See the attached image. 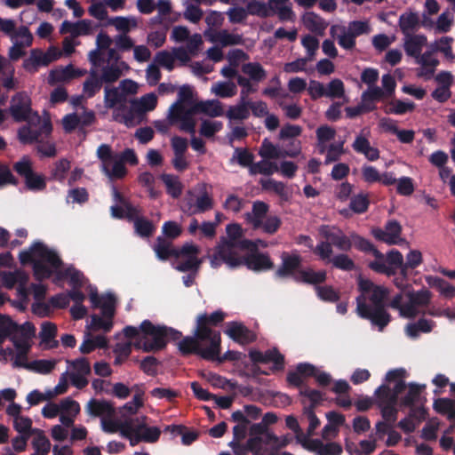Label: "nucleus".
<instances>
[{
  "mask_svg": "<svg viewBox=\"0 0 455 455\" xmlns=\"http://www.w3.org/2000/svg\"><path fill=\"white\" fill-rule=\"evenodd\" d=\"M370 206V198L368 194L359 193L350 198L349 208L357 214L364 213Z\"/></svg>",
  "mask_w": 455,
  "mask_h": 455,
  "instance_id": "46",
  "label": "nucleus"
},
{
  "mask_svg": "<svg viewBox=\"0 0 455 455\" xmlns=\"http://www.w3.org/2000/svg\"><path fill=\"white\" fill-rule=\"evenodd\" d=\"M89 414L94 417L108 416L112 417L116 410L111 402L107 400L91 399L87 403Z\"/></svg>",
  "mask_w": 455,
  "mask_h": 455,
  "instance_id": "23",
  "label": "nucleus"
},
{
  "mask_svg": "<svg viewBox=\"0 0 455 455\" xmlns=\"http://www.w3.org/2000/svg\"><path fill=\"white\" fill-rule=\"evenodd\" d=\"M225 333L240 345H248L257 339V335L254 331L247 328L243 323L235 321L228 323Z\"/></svg>",
  "mask_w": 455,
  "mask_h": 455,
  "instance_id": "12",
  "label": "nucleus"
},
{
  "mask_svg": "<svg viewBox=\"0 0 455 455\" xmlns=\"http://www.w3.org/2000/svg\"><path fill=\"white\" fill-rule=\"evenodd\" d=\"M92 32V22L89 20H81L76 22L64 20L60 26V34H70L73 38L86 36Z\"/></svg>",
  "mask_w": 455,
  "mask_h": 455,
  "instance_id": "17",
  "label": "nucleus"
},
{
  "mask_svg": "<svg viewBox=\"0 0 455 455\" xmlns=\"http://www.w3.org/2000/svg\"><path fill=\"white\" fill-rule=\"evenodd\" d=\"M186 429L187 427L182 425H171L167 426L164 431L171 432L174 435H180L182 443L184 445H190L192 443L197 440L199 435L195 431L185 432Z\"/></svg>",
  "mask_w": 455,
  "mask_h": 455,
  "instance_id": "43",
  "label": "nucleus"
},
{
  "mask_svg": "<svg viewBox=\"0 0 455 455\" xmlns=\"http://www.w3.org/2000/svg\"><path fill=\"white\" fill-rule=\"evenodd\" d=\"M419 17L413 12H404L400 15L399 27L405 36H409L419 26Z\"/></svg>",
  "mask_w": 455,
  "mask_h": 455,
  "instance_id": "31",
  "label": "nucleus"
},
{
  "mask_svg": "<svg viewBox=\"0 0 455 455\" xmlns=\"http://www.w3.org/2000/svg\"><path fill=\"white\" fill-rule=\"evenodd\" d=\"M434 409L440 414L448 415L450 419L455 418V402L450 398H438L435 400Z\"/></svg>",
  "mask_w": 455,
  "mask_h": 455,
  "instance_id": "49",
  "label": "nucleus"
},
{
  "mask_svg": "<svg viewBox=\"0 0 455 455\" xmlns=\"http://www.w3.org/2000/svg\"><path fill=\"white\" fill-rule=\"evenodd\" d=\"M33 434H36L32 442V445L36 452H40L43 453V455H47L51 449V443L49 439L45 436L44 431L40 429H34Z\"/></svg>",
  "mask_w": 455,
  "mask_h": 455,
  "instance_id": "51",
  "label": "nucleus"
},
{
  "mask_svg": "<svg viewBox=\"0 0 455 455\" xmlns=\"http://www.w3.org/2000/svg\"><path fill=\"white\" fill-rule=\"evenodd\" d=\"M134 228L136 233L141 237H148L152 235L155 231L153 222L142 217L135 220Z\"/></svg>",
  "mask_w": 455,
  "mask_h": 455,
  "instance_id": "62",
  "label": "nucleus"
},
{
  "mask_svg": "<svg viewBox=\"0 0 455 455\" xmlns=\"http://www.w3.org/2000/svg\"><path fill=\"white\" fill-rule=\"evenodd\" d=\"M202 264V260L197 257H188L185 259L180 260L176 265L175 268L180 272H192L197 273L200 266Z\"/></svg>",
  "mask_w": 455,
  "mask_h": 455,
  "instance_id": "57",
  "label": "nucleus"
},
{
  "mask_svg": "<svg viewBox=\"0 0 455 455\" xmlns=\"http://www.w3.org/2000/svg\"><path fill=\"white\" fill-rule=\"evenodd\" d=\"M318 232L325 239L319 242L314 249V253L319 259H328L329 255H332L333 246L344 251L351 250L352 241L340 228L335 226L322 225L319 227Z\"/></svg>",
  "mask_w": 455,
  "mask_h": 455,
  "instance_id": "4",
  "label": "nucleus"
},
{
  "mask_svg": "<svg viewBox=\"0 0 455 455\" xmlns=\"http://www.w3.org/2000/svg\"><path fill=\"white\" fill-rule=\"evenodd\" d=\"M226 314L221 310H217L208 315L206 313L198 315L196 317L197 336L200 339H208L212 344L219 347L221 343L220 332L213 330L212 327L220 325L225 319Z\"/></svg>",
  "mask_w": 455,
  "mask_h": 455,
  "instance_id": "7",
  "label": "nucleus"
},
{
  "mask_svg": "<svg viewBox=\"0 0 455 455\" xmlns=\"http://www.w3.org/2000/svg\"><path fill=\"white\" fill-rule=\"evenodd\" d=\"M269 210V205L262 201H256L252 204L251 213H247V220L254 229H258L262 225V220L266 217Z\"/></svg>",
  "mask_w": 455,
  "mask_h": 455,
  "instance_id": "28",
  "label": "nucleus"
},
{
  "mask_svg": "<svg viewBox=\"0 0 455 455\" xmlns=\"http://www.w3.org/2000/svg\"><path fill=\"white\" fill-rule=\"evenodd\" d=\"M406 296L409 301L402 312V317L408 319L415 318L419 314L418 307H427L432 299V293L427 289L408 291Z\"/></svg>",
  "mask_w": 455,
  "mask_h": 455,
  "instance_id": "10",
  "label": "nucleus"
},
{
  "mask_svg": "<svg viewBox=\"0 0 455 455\" xmlns=\"http://www.w3.org/2000/svg\"><path fill=\"white\" fill-rule=\"evenodd\" d=\"M382 108L383 111L387 115H403L407 112L413 111L415 108V104L411 101L404 102L401 100H395L387 103Z\"/></svg>",
  "mask_w": 455,
  "mask_h": 455,
  "instance_id": "37",
  "label": "nucleus"
},
{
  "mask_svg": "<svg viewBox=\"0 0 455 455\" xmlns=\"http://www.w3.org/2000/svg\"><path fill=\"white\" fill-rule=\"evenodd\" d=\"M264 363H274L273 371H281L284 367V356L276 349H268L263 353Z\"/></svg>",
  "mask_w": 455,
  "mask_h": 455,
  "instance_id": "55",
  "label": "nucleus"
},
{
  "mask_svg": "<svg viewBox=\"0 0 455 455\" xmlns=\"http://www.w3.org/2000/svg\"><path fill=\"white\" fill-rule=\"evenodd\" d=\"M406 371L403 368L393 369L387 372L386 383L376 388L374 395L376 403L380 410L383 419L394 424L397 419L399 395L406 388L404 378Z\"/></svg>",
  "mask_w": 455,
  "mask_h": 455,
  "instance_id": "2",
  "label": "nucleus"
},
{
  "mask_svg": "<svg viewBox=\"0 0 455 455\" xmlns=\"http://www.w3.org/2000/svg\"><path fill=\"white\" fill-rule=\"evenodd\" d=\"M276 172H278V165L275 163L267 160H261L254 163V164L249 169V174L251 176L257 174L270 176Z\"/></svg>",
  "mask_w": 455,
  "mask_h": 455,
  "instance_id": "42",
  "label": "nucleus"
},
{
  "mask_svg": "<svg viewBox=\"0 0 455 455\" xmlns=\"http://www.w3.org/2000/svg\"><path fill=\"white\" fill-rule=\"evenodd\" d=\"M109 23L118 30L122 31L124 34L128 33L132 28L137 27V20L134 18H126V17H115L109 20Z\"/></svg>",
  "mask_w": 455,
  "mask_h": 455,
  "instance_id": "59",
  "label": "nucleus"
},
{
  "mask_svg": "<svg viewBox=\"0 0 455 455\" xmlns=\"http://www.w3.org/2000/svg\"><path fill=\"white\" fill-rule=\"evenodd\" d=\"M207 36L212 43H218L222 47H227L230 45H239L243 44V39L242 35L229 33L227 29H222L220 31H210L207 32Z\"/></svg>",
  "mask_w": 455,
  "mask_h": 455,
  "instance_id": "19",
  "label": "nucleus"
},
{
  "mask_svg": "<svg viewBox=\"0 0 455 455\" xmlns=\"http://www.w3.org/2000/svg\"><path fill=\"white\" fill-rule=\"evenodd\" d=\"M299 395L301 396L307 397L310 401L309 405L305 406L304 408L312 407V410H315V408L320 405L323 400L322 392L316 389H312L308 387L300 388Z\"/></svg>",
  "mask_w": 455,
  "mask_h": 455,
  "instance_id": "56",
  "label": "nucleus"
},
{
  "mask_svg": "<svg viewBox=\"0 0 455 455\" xmlns=\"http://www.w3.org/2000/svg\"><path fill=\"white\" fill-rule=\"evenodd\" d=\"M160 179L166 187L167 194L170 195L172 198L176 199L181 196L183 185L178 176L163 173L160 176Z\"/></svg>",
  "mask_w": 455,
  "mask_h": 455,
  "instance_id": "35",
  "label": "nucleus"
},
{
  "mask_svg": "<svg viewBox=\"0 0 455 455\" xmlns=\"http://www.w3.org/2000/svg\"><path fill=\"white\" fill-rule=\"evenodd\" d=\"M371 233L379 241L389 245L396 244L402 234V226L397 220H390L386 223L385 229L374 228Z\"/></svg>",
  "mask_w": 455,
  "mask_h": 455,
  "instance_id": "13",
  "label": "nucleus"
},
{
  "mask_svg": "<svg viewBox=\"0 0 455 455\" xmlns=\"http://www.w3.org/2000/svg\"><path fill=\"white\" fill-rule=\"evenodd\" d=\"M11 340L17 350V353L14 354L12 362L13 367H21L27 369L28 365H29V363H28V354L30 350L29 343L28 340L20 339L14 335L11 338Z\"/></svg>",
  "mask_w": 455,
  "mask_h": 455,
  "instance_id": "20",
  "label": "nucleus"
},
{
  "mask_svg": "<svg viewBox=\"0 0 455 455\" xmlns=\"http://www.w3.org/2000/svg\"><path fill=\"white\" fill-rule=\"evenodd\" d=\"M425 386H423L424 387ZM407 394L400 400L399 405L401 407H412L419 400L422 387L416 383H410L408 386Z\"/></svg>",
  "mask_w": 455,
  "mask_h": 455,
  "instance_id": "45",
  "label": "nucleus"
},
{
  "mask_svg": "<svg viewBox=\"0 0 455 455\" xmlns=\"http://www.w3.org/2000/svg\"><path fill=\"white\" fill-rule=\"evenodd\" d=\"M179 351L182 355H197L203 359H213L218 355L217 346L208 341V339H200L197 336V329L194 336H186L178 343Z\"/></svg>",
  "mask_w": 455,
  "mask_h": 455,
  "instance_id": "6",
  "label": "nucleus"
},
{
  "mask_svg": "<svg viewBox=\"0 0 455 455\" xmlns=\"http://www.w3.org/2000/svg\"><path fill=\"white\" fill-rule=\"evenodd\" d=\"M105 105L108 108H114L118 103H121L124 100V95L116 87L109 88L108 86H105Z\"/></svg>",
  "mask_w": 455,
  "mask_h": 455,
  "instance_id": "61",
  "label": "nucleus"
},
{
  "mask_svg": "<svg viewBox=\"0 0 455 455\" xmlns=\"http://www.w3.org/2000/svg\"><path fill=\"white\" fill-rule=\"evenodd\" d=\"M262 438L259 436L250 437L245 444H240L237 442H231L230 446L233 448L235 454H238V450L243 451V454H247L248 451L259 455L261 450Z\"/></svg>",
  "mask_w": 455,
  "mask_h": 455,
  "instance_id": "34",
  "label": "nucleus"
},
{
  "mask_svg": "<svg viewBox=\"0 0 455 455\" xmlns=\"http://www.w3.org/2000/svg\"><path fill=\"white\" fill-rule=\"evenodd\" d=\"M9 112L16 123H28L18 130V138L22 144H32L42 135H51V120L42 119L37 112L33 111L31 99L26 92H20L12 96Z\"/></svg>",
  "mask_w": 455,
  "mask_h": 455,
  "instance_id": "1",
  "label": "nucleus"
},
{
  "mask_svg": "<svg viewBox=\"0 0 455 455\" xmlns=\"http://www.w3.org/2000/svg\"><path fill=\"white\" fill-rule=\"evenodd\" d=\"M326 278L327 274L325 270L315 271L312 268H307L298 271L297 276H294V281L319 286L318 284L324 283Z\"/></svg>",
  "mask_w": 455,
  "mask_h": 455,
  "instance_id": "21",
  "label": "nucleus"
},
{
  "mask_svg": "<svg viewBox=\"0 0 455 455\" xmlns=\"http://www.w3.org/2000/svg\"><path fill=\"white\" fill-rule=\"evenodd\" d=\"M212 208L213 199L212 196L207 191H204L196 197L195 206L189 204L188 211L189 214L192 215L205 212Z\"/></svg>",
  "mask_w": 455,
  "mask_h": 455,
  "instance_id": "36",
  "label": "nucleus"
},
{
  "mask_svg": "<svg viewBox=\"0 0 455 455\" xmlns=\"http://www.w3.org/2000/svg\"><path fill=\"white\" fill-rule=\"evenodd\" d=\"M154 251L157 258L161 260H166L170 257H178L177 249L172 246V242L167 241L162 236L156 238Z\"/></svg>",
  "mask_w": 455,
  "mask_h": 455,
  "instance_id": "33",
  "label": "nucleus"
},
{
  "mask_svg": "<svg viewBox=\"0 0 455 455\" xmlns=\"http://www.w3.org/2000/svg\"><path fill=\"white\" fill-rule=\"evenodd\" d=\"M195 114L204 113L211 117H217L223 115V108L219 100H206L196 103L193 106Z\"/></svg>",
  "mask_w": 455,
  "mask_h": 455,
  "instance_id": "30",
  "label": "nucleus"
},
{
  "mask_svg": "<svg viewBox=\"0 0 455 455\" xmlns=\"http://www.w3.org/2000/svg\"><path fill=\"white\" fill-rule=\"evenodd\" d=\"M70 169V162L65 158L57 161L52 170V179L62 182Z\"/></svg>",
  "mask_w": 455,
  "mask_h": 455,
  "instance_id": "63",
  "label": "nucleus"
},
{
  "mask_svg": "<svg viewBox=\"0 0 455 455\" xmlns=\"http://www.w3.org/2000/svg\"><path fill=\"white\" fill-rule=\"evenodd\" d=\"M325 264H331L332 267L342 271H353L355 269V261L345 253L329 255L328 259H320Z\"/></svg>",
  "mask_w": 455,
  "mask_h": 455,
  "instance_id": "26",
  "label": "nucleus"
},
{
  "mask_svg": "<svg viewBox=\"0 0 455 455\" xmlns=\"http://www.w3.org/2000/svg\"><path fill=\"white\" fill-rule=\"evenodd\" d=\"M351 241L357 250L363 252H371L375 258L382 257V253L368 239L355 234L352 235Z\"/></svg>",
  "mask_w": 455,
  "mask_h": 455,
  "instance_id": "48",
  "label": "nucleus"
},
{
  "mask_svg": "<svg viewBox=\"0 0 455 455\" xmlns=\"http://www.w3.org/2000/svg\"><path fill=\"white\" fill-rule=\"evenodd\" d=\"M55 361L40 359L30 362L27 369L37 373L48 374L55 368Z\"/></svg>",
  "mask_w": 455,
  "mask_h": 455,
  "instance_id": "60",
  "label": "nucleus"
},
{
  "mask_svg": "<svg viewBox=\"0 0 455 455\" xmlns=\"http://www.w3.org/2000/svg\"><path fill=\"white\" fill-rule=\"evenodd\" d=\"M57 277L59 279H69V284L73 288H81L84 285V275L81 271L69 267L63 271H60L57 273Z\"/></svg>",
  "mask_w": 455,
  "mask_h": 455,
  "instance_id": "41",
  "label": "nucleus"
},
{
  "mask_svg": "<svg viewBox=\"0 0 455 455\" xmlns=\"http://www.w3.org/2000/svg\"><path fill=\"white\" fill-rule=\"evenodd\" d=\"M245 266L255 272L267 271L274 267V263L267 253L255 251L245 256Z\"/></svg>",
  "mask_w": 455,
  "mask_h": 455,
  "instance_id": "16",
  "label": "nucleus"
},
{
  "mask_svg": "<svg viewBox=\"0 0 455 455\" xmlns=\"http://www.w3.org/2000/svg\"><path fill=\"white\" fill-rule=\"evenodd\" d=\"M243 74L249 76L250 81L256 83L263 81L267 77V72L263 67L258 62H249L242 67Z\"/></svg>",
  "mask_w": 455,
  "mask_h": 455,
  "instance_id": "38",
  "label": "nucleus"
},
{
  "mask_svg": "<svg viewBox=\"0 0 455 455\" xmlns=\"http://www.w3.org/2000/svg\"><path fill=\"white\" fill-rule=\"evenodd\" d=\"M356 313L363 318L370 320L371 324L377 326L379 331H382L391 322V315L386 310V307L371 308L367 304L364 296L356 298Z\"/></svg>",
  "mask_w": 455,
  "mask_h": 455,
  "instance_id": "8",
  "label": "nucleus"
},
{
  "mask_svg": "<svg viewBox=\"0 0 455 455\" xmlns=\"http://www.w3.org/2000/svg\"><path fill=\"white\" fill-rule=\"evenodd\" d=\"M212 92L220 98H230L236 94V85L232 82H218L212 87Z\"/></svg>",
  "mask_w": 455,
  "mask_h": 455,
  "instance_id": "52",
  "label": "nucleus"
},
{
  "mask_svg": "<svg viewBox=\"0 0 455 455\" xmlns=\"http://www.w3.org/2000/svg\"><path fill=\"white\" fill-rule=\"evenodd\" d=\"M146 416L125 419L122 425V435L130 440V444L134 446L143 441L141 430L145 427Z\"/></svg>",
  "mask_w": 455,
  "mask_h": 455,
  "instance_id": "14",
  "label": "nucleus"
},
{
  "mask_svg": "<svg viewBox=\"0 0 455 455\" xmlns=\"http://www.w3.org/2000/svg\"><path fill=\"white\" fill-rule=\"evenodd\" d=\"M259 155L264 159H278L280 158V149L265 139L260 146Z\"/></svg>",
  "mask_w": 455,
  "mask_h": 455,
  "instance_id": "64",
  "label": "nucleus"
},
{
  "mask_svg": "<svg viewBox=\"0 0 455 455\" xmlns=\"http://www.w3.org/2000/svg\"><path fill=\"white\" fill-rule=\"evenodd\" d=\"M303 24L306 28L317 35H323L328 24L325 20L314 12H306L302 18Z\"/></svg>",
  "mask_w": 455,
  "mask_h": 455,
  "instance_id": "27",
  "label": "nucleus"
},
{
  "mask_svg": "<svg viewBox=\"0 0 455 455\" xmlns=\"http://www.w3.org/2000/svg\"><path fill=\"white\" fill-rule=\"evenodd\" d=\"M259 183L260 184L262 190L274 192L283 202H288L291 196L286 184L283 181H278L274 179H260Z\"/></svg>",
  "mask_w": 455,
  "mask_h": 455,
  "instance_id": "22",
  "label": "nucleus"
},
{
  "mask_svg": "<svg viewBox=\"0 0 455 455\" xmlns=\"http://www.w3.org/2000/svg\"><path fill=\"white\" fill-rule=\"evenodd\" d=\"M190 114H195L193 106L190 108H187L185 104L176 101L171 106L167 119L170 124H177L179 120Z\"/></svg>",
  "mask_w": 455,
  "mask_h": 455,
  "instance_id": "39",
  "label": "nucleus"
},
{
  "mask_svg": "<svg viewBox=\"0 0 455 455\" xmlns=\"http://www.w3.org/2000/svg\"><path fill=\"white\" fill-rule=\"evenodd\" d=\"M122 76V71L116 64L104 66L101 69L100 79L105 84H113Z\"/></svg>",
  "mask_w": 455,
  "mask_h": 455,
  "instance_id": "53",
  "label": "nucleus"
},
{
  "mask_svg": "<svg viewBox=\"0 0 455 455\" xmlns=\"http://www.w3.org/2000/svg\"><path fill=\"white\" fill-rule=\"evenodd\" d=\"M28 275L23 270L4 272L2 276L3 284L7 289H12L19 283L28 282Z\"/></svg>",
  "mask_w": 455,
  "mask_h": 455,
  "instance_id": "40",
  "label": "nucleus"
},
{
  "mask_svg": "<svg viewBox=\"0 0 455 455\" xmlns=\"http://www.w3.org/2000/svg\"><path fill=\"white\" fill-rule=\"evenodd\" d=\"M435 326V322L432 320L420 318L416 323H408L405 327V333L411 339H417L420 332H431Z\"/></svg>",
  "mask_w": 455,
  "mask_h": 455,
  "instance_id": "29",
  "label": "nucleus"
},
{
  "mask_svg": "<svg viewBox=\"0 0 455 455\" xmlns=\"http://www.w3.org/2000/svg\"><path fill=\"white\" fill-rule=\"evenodd\" d=\"M135 104V111L145 115L148 111H152L157 104V98L154 93H148L142 96L139 100L132 101Z\"/></svg>",
  "mask_w": 455,
  "mask_h": 455,
  "instance_id": "47",
  "label": "nucleus"
},
{
  "mask_svg": "<svg viewBox=\"0 0 455 455\" xmlns=\"http://www.w3.org/2000/svg\"><path fill=\"white\" fill-rule=\"evenodd\" d=\"M426 281L430 287L439 291L442 296L451 299L455 297V286L438 276H427Z\"/></svg>",
  "mask_w": 455,
  "mask_h": 455,
  "instance_id": "32",
  "label": "nucleus"
},
{
  "mask_svg": "<svg viewBox=\"0 0 455 455\" xmlns=\"http://www.w3.org/2000/svg\"><path fill=\"white\" fill-rule=\"evenodd\" d=\"M387 295V290L381 287L376 286L367 296L366 300L369 299L371 303L370 305L371 308L386 307L385 299Z\"/></svg>",
  "mask_w": 455,
  "mask_h": 455,
  "instance_id": "54",
  "label": "nucleus"
},
{
  "mask_svg": "<svg viewBox=\"0 0 455 455\" xmlns=\"http://www.w3.org/2000/svg\"><path fill=\"white\" fill-rule=\"evenodd\" d=\"M19 259L22 265L32 264L34 276L37 281L49 278L52 269L61 267L63 262L58 253L42 242H35L28 250L21 251Z\"/></svg>",
  "mask_w": 455,
  "mask_h": 455,
  "instance_id": "3",
  "label": "nucleus"
},
{
  "mask_svg": "<svg viewBox=\"0 0 455 455\" xmlns=\"http://www.w3.org/2000/svg\"><path fill=\"white\" fill-rule=\"evenodd\" d=\"M103 82L96 69H91L83 84V92L88 99L94 97L102 88Z\"/></svg>",
  "mask_w": 455,
  "mask_h": 455,
  "instance_id": "24",
  "label": "nucleus"
},
{
  "mask_svg": "<svg viewBox=\"0 0 455 455\" xmlns=\"http://www.w3.org/2000/svg\"><path fill=\"white\" fill-rule=\"evenodd\" d=\"M13 170L25 180V186L30 191H42L46 188V180L44 175L36 173L32 169L31 161L23 157L13 165Z\"/></svg>",
  "mask_w": 455,
  "mask_h": 455,
  "instance_id": "9",
  "label": "nucleus"
},
{
  "mask_svg": "<svg viewBox=\"0 0 455 455\" xmlns=\"http://www.w3.org/2000/svg\"><path fill=\"white\" fill-rule=\"evenodd\" d=\"M90 301L93 307L101 309L102 315L108 320H104L98 315H92L90 328L92 331L103 330L109 332L113 327L112 318L115 315L116 297L112 293H107L100 296L98 292L92 291L90 294Z\"/></svg>",
  "mask_w": 455,
  "mask_h": 455,
  "instance_id": "5",
  "label": "nucleus"
},
{
  "mask_svg": "<svg viewBox=\"0 0 455 455\" xmlns=\"http://www.w3.org/2000/svg\"><path fill=\"white\" fill-rule=\"evenodd\" d=\"M246 10L248 14L256 15L261 18H266L270 15V9L267 4L257 0L250 1L246 5Z\"/></svg>",
  "mask_w": 455,
  "mask_h": 455,
  "instance_id": "58",
  "label": "nucleus"
},
{
  "mask_svg": "<svg viewBox=\"0 0 455 455\" xmlns=\"http://www.w3.org/2000/svg\"><path fill=\"white\" fill-rule=\"evenodd\" d=\"M236 162L240 166L250 169L254 164V155L246 148H235L231 162Z\"/></svg>",
  "mask_w": 455,
  "mask_h": 455,
  "instance_id": "44",
  "label": "nucleus"
},
{
  "mask_svg": "<svg viewBox=\"0 0 455 455\" xmlns=\"http://www.w3.org/2000/svg\"><path fill=\"white\" fill-rule=\"evenodd\" d=\"M282 264L275 271V275L278 278H286L297 276L298 271L302 264V257L297 252L288 253L286 251L282 253Z\"/></svg>",
  "mask_w": 455,
  "mask_h": 455,
  "instance_id": "11",
  "label": "nucleus"
},
{
  "mask_svg": "<svg viewBox=\"0 0 455 455\" xmlns=\"http://www.w3.org/2000/svg\"><path fill=\"white\" fill-rule=\"evenodd\" d=\"M404 51L408 56L419 58L423 46L427 43V36L424 35H410L405 36Z\"/></svg>",
  "mask_w": 455,
  "mask_h": 455,
  "instance_id": "25",
  "label": "nucleus"
},
{
  "mask_svg": "<svg viewBox=\"0 0 455 455\" xmlns=\"http://www.w3.org/2000/svg\"><path fill=\"white\" fill-rule=\"evenodd\" d=\"M53 59L40 49H32L30 56L24 60L23 68L29 73H36L40 66H47Z\"/></svg>",
  "mask_w": 455,
  "mask_h": 455,
  "instance_id": "18",
  "label": "nucleus"
},
{
  "mask_svg": "<svg viewBox=\"0 0 455 455\" xmlns=\"http://www.w3.org/2000/svg\"><path fill=\"white\" fill-rule=\"evenodd\" d=\"M249 116V103L243 100H239L237 105L230 107L227 112V116L231 120H245Z\"/></svg>",
  "mask_w": 455,
  "mask_h": 455,
  "instance_id": "50",
  "label": "nucleus"
},
{
  "mask_svg": "<svg viewBox=\"0 0 455 455\" xmlns=\"http://www.w3.org/2000/svg\"><path fill=\"white\" fill-rule=\"evenodd\" d=\"M221 260L228 264L230 267H237L240 266H245V256L239 257L235 252L233 251L230 246H223L220 248L216 254L211 260V264L213 267L220 266L218 260Z\"/></svg>",
  "mask_w": 455,
  "mask_h": 455,
  "instance_id": "15",
  "label": "nucleus"
}]
</instances>
